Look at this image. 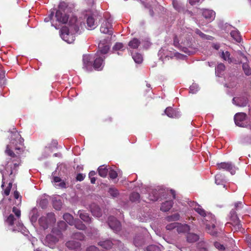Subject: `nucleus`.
<instances>
[{
  "instance_id": "f257e3e1",
  "label": "nucleus",
  "mask_w": 251,
  "mask_h": 251,
  "mask_svg": "<svg viewBox=\"0 0 251 251\" xmlns=\"http://www.w3.org/2000/svg\"><path fill=\"white\" fill-rule=\"evenodd\" d=\"M69 28L64 26L61 29L60 35L64 41L71 44L75 39L74 34L79 31L80 27H82L83 25L81 20H78L75 16H73L69 21Z\"/></svg>"
},
{
  "instance_id": "f03ea898",
  "label": "nucleus",
  "mask_w": 251,
  "mask_h": 251,
  "mask_svg": "<svg viewBox=\"0 0 251 251\" xmlns=\"http://www.w3.org/2000/svg\"><path fill=\"white\" fill-rule=\"evenodd\" d=\"M110 39V38L108 36L106 40L100 41L99 44V51L95 54V59L93 64L94 68L96 70H101L103 67L104 57L101 56L100 55L106 54L108 51L110 46L108 41H109Z\"/></svg>"
},
{
  "instance_id": "7ed1b4c3",
  "label": "nucleus",
  "mask_w": 251,
  "mask_h": 251,
  "mask_svg": "<svg viewBox=\"0 0 251 251\" xmlns=\"http://www.w3.org/2000/svg\"><path fill=\"white\" fill-rule=\"evenodd\" d=\"M11 141L9 144L7 145L5 153L11 157H16L17 159L19 158L11 150L14 148L15 150H20L21 146H23L24 139L21 137V135L17 132L15 128H13V131H11Z\"/></svg>"
},
{
  "instance_id": "20e7f679",
  "label": "nucleus",
  "mask_w": 251,
  "mask_h": 251,
  "mask_svg": "<svg viewBox=\"0 0 251 251\" xmlns=\"http://www.w3.org/2000/svg\"><path fill=\"white\" fill-rule=\"evenodd\" d=\"M85 238L83 233L80 232H74L71 236V239L65 243L66 247L70 250L80 251L81 249L80 241L84 240Z\"/></svg>"
},
{
  "instance_id": "39448f33",
  "label": "nucleus",
  "mask_w": 251,
  "mask_h": 251,
  "mask_svg": "<svg viewBox=\"0 0 251 251\" xmlns=\"http://www.w3.org/2000/svg\"><path fill=\"white\" fill-rule=\"evenodd\" d=\"M244 207V202L238 201L234 203V208L230 212V216L233 222V226L235 230H240L242 228V225L237 217V212H240Z\"/></svg>"
},
{
  "instance_id": "423d86ee",
  "label": "nucleus",
  "mask_w": 251,
  "mask_h": 251,
  "mask_svg": "<svg viewBox=\"0 0 251 251\" xmlns=\"http://www.w3.org/2000/svg\"><path fill=\"white\" fill-rule=\"evenodd\" d=\"M71 12L67 3L64 1L61 2L58 6V9L56 12V20L60 23H66L68 21V13Z\"/></svg>"
},
{
  "instance_id": "0eeeda50",
  "label": "nucleus",
  "mask_w": 251,
  "mask_h": 251,
  "mask_svg": "<svg viewBox=\"0 0 251 251\" xmlns=\"http://www.w3.org/2000/svg\"><path fill=\"white\" fill-rule=\"evenodd\" d=\"M55 222L54 214L52 213H48L47 216L42 217L39 220V223L41 226L44 229L48 228L50 224Z\"/></svg>"
},
{
  "instance_id": "6e6552de",
  "label": "nucleus",
  "mask_w": 251,
  "mask_h": 251,
  "mask_svg": "<svg viewBox=\"0 0 251 251\" xmlns=\"http://www.w3.org/2000/svg\"><path fill=\"white\" fill-rule=\"evenodd\" d=\"M112 22V20L111 18L105 19L100 26V32L102 33L107 34L109 36H111L113 33Z\"/></svg>"
},
{
  "instance_id": "1a4fd4ad",
  "label": "nucleus",
  "mask_w": 251,
  "mask_h": 251,
  "mask_svg": "<svg viewBox=\"0 0 251 251\" xmlns=\"http://www.w3.org/2000/svg\"><path fill=\"white\" fill-rule=\"evenodd\" d=\"M108 225L110 228L114 232H118L120 230L121 225L120 223L113 216H110L107 221Z\"/></svg>"
},
{
  "instance_id": "9d476101",
  "label": "nucleus",
  "mask_w": 251,
  "mask_h": 251,
  "mask_svg": "<svg viewBox=\"0 0 251 251\" xmlns=\"http://www.w3.org/2000/svg\"><path fill=\"white\" fill-rule=\"evenodd\" d=\"M247 115L244 113H236L234 117L235 124L236 125L241 127H245L246 125L244 121L246 119Z\"/></svg>"
},
{
  "instance_id": "9b49d317",
  "label": "nucleus",
  "mask_w": 251,
  "mask_h": 251,
  "mask_svg": "<svg viewBox=\"0 0 251 251\" xmlns=\"http://www.w3.org/2000/svg\"><path fill=\"white\" fill-rule=\"evenodd\" d=\"M219 169H224L230 172L231 175L235 173L236 167L231 162H222L217 164Z\"/></svg>"
},
{
  "instance_id": "f8f14e48",
  "label": "nucleus",
  "mask_w": 251,
  "mask_h": 251,
  "mask_svg": "<svg viewBox=\"0 0 251 251\" xmlns=\"http://www.w3.org/2000/svg\"><path fill=\"white\" fill-rule=\"evenodd\" d=\"M188 204L192 208L195 210L199 214L203 217L206 215L207 213L206 211L201 207V205L198 204L195 201H189Z\"/></svg>"
},
{
  "instance_id": "ddd939ff",
  "label": "nucleus",
  "mask_w": 251,
  "mask_h": 251,
  "mask_svg": "<svg viewBox=\"0 0 251 251\" xmlns=\"http://www.w3.org/2000/svg\"><path fill=\"white\" fill-rule=\"evenodd\" d=\"M232 102L236 106L239 107H245L247 105L248 100L245 97L234 98L232 99Z\"/></svg>"
},
{
  "instance_id": "4468645a",
  "label": "nucleus",
  "mask_w": 251,
  "mask_h": 251,
  "mask_svg": "<svg viewBox=\"0 0 251 251\" xmlns=\"http://www.w3.org/2000/svg\"><path fill=\"white\" fill-rule=\"evenodd\" d=\"M58 227L59 229L53 228L52 229V233L56 235L58 237H61L62 236L61 231L66 230L67 224L64 221H60L58 223Z\"/></svg>"
},
{
  "instance_id": "2eb2a0df",
  "label": "nucleus",
  "mask_w": 251,
  "mask_h": 251,
  "mask_svg": "<svg viewBox=\"0 0 251 251\" xmlns=\"http://www.w3.org/2000/svg\"><path fill=\"white\" fill-rule=\"evenodd\" d=\"M202 15L207 20V22H210L214 19L215 13L212 10L204 9L202 12Z\"/></svg>"
},
{
  "instance_id": "dca6fc26",
  "label": "nucleus",
  "mask_w": 251,
  "mask_h": 251,
  "mask_svg": "<svg viewBox=\"0 0 251 251\" xmlns=\"http://www.w3.org/2000/svg\"><path fill=\"white\" fill-rule=\"evenodd\" d=\"M165 113L170 118H178L180 116L179 112L171 107L166 108L164 111Z\"/></svg>"
},
{
  "instance_id": "f3484780",
  "label": "nucleus",
  "mask_w": 251,
  "mask_h": 251,
  "mask_svg": "<svg viewBox=\"0 0 251 251\" xmlns=\"http://www.w3.org/2000/svg\"><path fill=\"white\" fill-rule=\"evenodd\" d=\"M202 221L204 224H212V227L214 228V223H216V220L214 216L209 213H207L205 216H203Z\"/></svg>"
},
{
  "instance_id": "a211bd4d",
  "label": "nucleus",
  "mask_w": 251,
  "mask_h": 251,
  "mask_svg": "<svg viewBox=\"0 0 251 251\" xmlns=\"http://www.w3.org/2000/svg\"><path fill=\"white\" fill-rule=\"evenodd\" d=\"M145 239L142 234L136 235L133 239V244L137 247L142 246L145 244Z\"/></svg>"
},
{
  "instance_id": "6ab92c4d",
  "label": "nucleus",
  "mask_w": 251,
  "mask_h": 251,
  "mask_svg": "<svg viewBox=\"0 0 251 251\" xmlns=\"http://www.w3.org/2000/svg\"><path fill=\"white\" fill-rule=\"evenodd\" d=\"M91 56L90 55H84L83 56V67L87 70H90L92 67Z\"/></svg>"
},
{
  "instance_id": "aec40b11",
  "label": "nucleus",
  "mask_w": 251,
  "mask_h": 251,
  "mask_svg": "<svg viewBox=\"0 0 251 251\" xmlns=\"http://www.w3.org/2000/svg\"><path fill=\"white\" fill-rule=\"evenodd\" d=\"M54 172H53L52 174V182L54 183V186L55 187H59L60 188H65L66 183L64 182V181H62L60 177L54 176Z\"/></svg>"
},
{
  "instance_id": "412c9836",
  "label": "nucleus",
  "mask_w": 251,
  "mask_h": 251,
  "mask_svg": "<svg viewBox=\"0 0 251 251\" xmlns=\"http://www.w3.org/2000/svg\"><path fill=\"white\" fill-rule=\"evenodd\" d=\"M9 162L8 161L7 162V163L6 164V166L5 167H4L2 166V168H0V172L1 173V174L2 175V184L1 185V187H4V182H3L4 176V175L6 174V173L4 172V170H3L4 168H5V171L7 173L10 172V175H11L13 174V170L12 169V167L11 166V164H9Z\"/></svg>"
},
{
  "instance_id": "4be33fe9",
  "label": "nucleus",
  "mask_w": 251,
  "mask_h": 251,
  "mask_svg": "<svg viewBox=\"0 0 251 251\" xmlns=\"http://www.w3.org/2000/svg\"><path fill=\"white\" fill-rule=\"evenodd\" d=\"M86 23L88 29H93L97 26V24L93 16H89L87 18Z\"/></svg>"
},
{
  "instance_id": "5701e85b",
  "label": "nucleus",
  "mask_w": 251,
  "mask_h": 251,
  "mask_svg": "<svg viewBox=\"0 0 251 251\" xmlns=\"http://www.w3.org/2000/svg\"><path fill=\"white\" fill-rule=\"evenodd\" d=\"M237 77L235 75H229L227 78V83L225 86L228 88H232L236 85Z\"/></svg>"
},
{
  "instance_id": "b1692460",
  "label": "nucleus",
  "mask_w": 251,
  "mask_h": 251,
  "mask_svg": "<svg viewBox=\"0 0 251 251\" xmlns=\"http://www.w3.org/2000/svg\"><path fill=\"white\" fill-rule=\"evenodd\" d=\"M90 208L93 216L97 217H100L101 216V210L97 205L93 204L91 205Z\"/></svg>"
},
{
  "instance_id": "393cba45",
  "label": "nucleus",
  "mask_w": 251,
  "mask_h": 251,
  "mask_svg": "<svg viewBox=\"0 0 251 251\" xmlns=\"http://www.w3.org/2000/svg\"><path fill=\"white\" fill-rule=\"evenodd\" d=\"M77 214L79 215L80 218L84 222L88 223L91 222V218L89 217L88 213H86L83 211L79 210L77 212Z\"/></svg>"
},
{
  "instance_id": "a878e982",
  "label": "nucleus",
  "mask_w": 251,
  "mask_h": 251,
  "mask_svg": "<svg viewBox=\"0 0 251 251\" xmlns=\"http://www.w3.org/2000/svg\"><path fill=\"white\" fill-rule=\"evenodd\" d=\"M173 201H167L162 204L160 210L164 212L168 211L173 206Z\"/></svg>"
},
{
  "instance_id": "bb28decb",
  "label": "nucleus",
  "mask_w": 251,
  "mask_h": 251,
  "mask_svg": "<svg viewBox=\"0 0 251 251\" xmlns=\"http://www.w3.org/2000/svg\"><path fill=\"white\" fill-rule=\"evenodd\" d=\"M190 230L189 226L188 225L184 224L182 225L178 223L176 227V231L178 233H185L188 231Z\"/></svg>"
},
{
  "instance_id": "cd10ccee",
  "label": "nucleus",
  "mask_w": 251,
  "mask_h": 251,
  "mask_svg": "<svg viewBox=\"0 0 251 251\" xmlns=\"http://www.w3.org/2000/svg\"><path fill=\"white\" fill-rule=\"evenodd\" d=\"M98 245L103 248L108 249L112 247L113 244L111 240H105L100 241Z\"/></svg>"
},
{
  "instance_id": "c85d7f7f",
  "label": "nucleus",
  "mask_w": 251,
  "mask_h": 251,
  "mask_svg": "<svg viewBox=\"0 0 251 251\" xmlns=\"http://www.w3.org/2000/svg\"><path fill=\"white\" fill-rule=\"evenodd\" d=\"M225 70V66L223 63H219L215 68L216 75L218 76H221Z\"/></svg>"
},
{
  "instance_id": "c756f323",
  "label": "nucleus",
  "mask_w": 251,
  "mask_h": 251,
  "mask_svg": "<svg viewBox=\"0 0 251 251\" xmlns=\"http://www.w3.org/2000/svg\"><path fill=\"white\" fill-rule=\"evenodd\" d=\"M248 61H244L243 60H242V63L243 64L242 68L245 73V74L247 75H251V69L250 68V65L247 63Z\"/></svg>"
},
{
  "instance_id": "7c9ffc66",
  "label": "nucleus",
  "mask_w": 251,
  "mask_h": 251,
  "mask_svg": "<svg viewBox=\"0 0 251 251\" xmlns=\"http://www.w3.org/2000/svg\"><path fill=\"white\" fill-rule=\"evenodd\" d=\"M108 171V169L106 168V166L104 165L100 166L98 168V173L99 175L103 177L106 176Z\"/></svg>"
},
{
  "instance_id": "2f4dec72",
  "label": "nucleus",
  "mask_w": 251,
  "mask_h": 251,
  "mask_svg": "<svg viewBox=\"0 0 251 251\" xmlns=\"http://www.w3.org/2000/svg\"><path fill=\"white\" fill-rule=\"evenodd\" d=\"M221 57L224 60L227 61L229 63H231L233 62L232 59L230 57V53L227 51L226 52L223 51L221 53Z\"/></svg>"
},
{
  "instance_id": "473e14b6",
  "label": "nucleus",
  "mask_w": 251,
  "mask_h": 251,
  "mask_svg": "<svg viewBox=\"0 0 251 251\" xmlns=\"http://www.w3.org/2000/svg\"><path fill=\"white\" fill-rule=\"evenodd\" d=\"M140 44V41L137 38H133L128 43V46L131 49H137Z\"/></svg>"
},
{
  "instance_id": "72a5a7b5",
  "label": "nucleus",
  "mask_w": 251,
  "mask_h": 251,
  "mask_svg": "<svg viewBox=\"0 0 251 251\" xmlns=\"http://www.w3.org/2000/svg\"><path fill=\"white\" fill-rule=\"evenodd\" d=\"M63 219L66 221L69 225H74V221L75 220L72 215L69 213H65L63 215Z\"/></svg>"
},
{
  "instance_id": "f704fd0d",
  "label": "nucleus",
  "mask_w": 251,
  "mask_h": 251,
  "mask_svg": "<svg viewBox=\"0 0 251 251\" xmlns=\"http://www.w3.org/2000/svg\"><path fill=\"white\" fill-rule=\"evenodd\" d=\"M207 232L212 235L215 236L217 234V231L215 229V225L214 228L212 227V224H205Z\"/></svg>"
},
{
  "instance_id": "c9c22d12",
  "label": "nucleus",
  "mask_w": 251,
  "mask_h": 251,
  "mask_svg": "<svg viewBox=\"0 0 251 251\" xmlns=\"http://www.w3.org/2000/svg\"><path fill=\"white\" fill-rule=\"evenodd\" d=\"M231 37L237 42H240L241 41V37L238 31L232 30L230 32Z\"/></svg>"
},
{
  "instance_id": "e433bc0d",
  "label": "nucleus",
  "mask_w": 251,
  "mask_h": 251,
  "mask_svg": "<svg viewBox=\"0 0 251 251\" xmlns=\"http://www.w3.org/2000/svg\"><path fill=\"white\" fill-rule=\"evenodd\" d=\"M74 225H75L76 228L79 230H85L86 226L82 222L78 220H75L74 221Z\"/></svg>"
},
{
  "instance_id": "4c0bfd02",
  "label": "nucleus",
  "mask_w": 251,
  "mask_h": 251,
  "mask_svg": "<svg viewBox=\"0 0 251 251\" xmlns=\"http://www.w3.org/2000/svg\"><path fill=\"white\" fill-rule=\"evenodd\" d=\"M199 236L195 233H189L187 236V239L189 242H195L198 240Z\"/></svg>"
},
{
  "instance_id": "58836bf2",
  "label": "nucleus",
  "mask_w": 251,
  "mask_h": 251,
  "mask_svg": "<svg viewBox=\"0 0 251 251\" xmlns=\"http://www.w3.org/2000/svg\"><path fill=\"white\" fill-rule=\"evenodd\" d=\"M132 58L136 63L140 64L143 61V57L142 55L138 53H135L132 54Z\"/></svg>"
},
{
  "instance_id": "ea45409f",
  "label": "nucleus",
  "mask_w": 251,
  "mask_h": 251,
  "mask_svg": "<svg viewBox=\"0 0 251 251\" xmlns=\"http://www.w3.org/2000/svg\"><path fill=\"white\" fill-rule=\"evenodd\" d=\"M37 210L36 208H33L30 213V220L32 222H35L37 219Z\"/></svg>"
},
{
  "instance_id": "a19ab883",
  "label": "nucleus",
  "mask_w": 251,
  "mask_h": 251,
  "mask_svg": "<svg viewBox=\"0 0 251 251\" xmlns=\"http://www.w3.org/2000/svg\"><path fill=\"white\" fill-rule=\"evenodd\" d=\"M236 55L240 60V63H242V60H243L244 61H248V59L247 56L241 51L238 50L236 52Z\"/></svg>"
},
{
  "instance_id": "79ce46f5",
  "label": "nucleus",
  "mask_w": 251,
  "mask_h": 251,
  "mask_svg": "<svg viewBox=\"0 0 251 251\" xmlns=\"http://www.w3.org/2000/svg\"><path fill=\"white\" fill-rule=\"evenodd\" d=\"M140 195L139 193L136 192L132 193L130 196V200L133 202H137L139 201Z\"/></svg>"
},
{
  "instance_id": "37998d69",
  "label": "nucleus",
  "mask_w": 251,
  "mask_h": 251,
  "mask_svg": "<svg viewBox=\"0 0 251 251\" xmlns=\"http://www.w3.org/2000/svg\"><path fill=\"white\" fill-rule=\"evenodd\" d=\"M108 193L113 198H116L119 195L118 190L115 188H110L108 190Z\"/></svg>"
},
{
  "instance_id": "c03bdc74",
  "label": "nucleus",
  "mask_w": 251,
  "mask_h": 251,
  "mask_svg": "<svg viewBox=\"0 0 251 251\" xmlns=\"http://www.w3.org/2000/svg\"><path fill=\"white\" fill-rule=\"evenodd\" d=\"M160 248L158 246L155 245H151L148 246L145 251H160Z\"/></svg>"
},
{
  "instance_id": "a18cd8bd",
  "label": "nucleus",
  "mask_w": 251,
  "mask_h": 251,
  "mask_svg": "<svg viewBox=\"0 0 251 251\" xmlns=\"http://www.w3.org/2000/svg\"><path fill=\"white\" fill-rule=\"evenodd\" d=\"M113 50H120L123 51L125 50V48L124 45L121 43H116L115 45L113 47Z\"/></svg>"
},
{
  "instance_id": "49530a36",
  "label": "nucleus",
  "mask_w": 251,
  "mask_h": 251,
  "mask_svg": "<svg viewBox=\"0 0 251 251\" xmlns=\"http://www.w3.org/2000/svg\"><path fill=\"white\" fill-rule=\"evenodd\" d=\"M16 218H14L12 214H10L7 218L6 223L9 226H13L14 224V221H16Z\"/></svg>"
},
{
  "instance_id": "de8ad7c7",
  "label": "nucleus",
  "mask_w": 251,
  "mask_h": 251,
  "mask_svg": "<svg viewBox=\"0 0 251 251\" xmlns=\"http://www.w3.org/2000/svg\"><path fill=\"white\" fill-rule=\"evenodd\" d=\"M180 216L178 213H175L174 215L167 217L168 221H177L179 219Z\"/></svg>"
},
{
  "instance_id": "09e8293b",
  "label": "nucleus",
  "mask_w": 251,
  "mask_h": 251,
  "mask_svg": "<svg viewBox=\"0 0 251 251\" xmlns=\"http://www.w3.org/2000/svg\"><path fill=\"white\" fill-rule=\"evenodd\" d=\"M109 175L111 179H115L117 177L118 174L115 171L110 168L109 171Z\"/></svg>"
},
{
  "instance_id": "8fccbe9b",
  "label": "nucleus",
  "mask_w": 251,
  "mask_h": 251,
  "mask_svg": "<svg viewBox=\"0 0 251 251\" xmlns=\"http://www.w3.org/2000/svg\"><path fill=\"white\" fill-rule=\"evenodd\" d=\"M199 90V86L196 84H193L190 87V92L193 94L196 93Z\"/></svg>"
},
{
  "instance_id": "3c124183",
  "label": "nucleus",
  "mask_w": 251,
  "mask_h": 251,
  "mask_svg": "<svg viewBox=\"0 0 251 251\" xmlns=\"http://www.w3.org/2000/svg\"><path fill=\"white\" fill-rule=\"evenodd\" d=\"M222 182V176L220 174H217L215 176V183L218 184H221Z\"/></svg>"
},
{
  "instance_id": "603ef678",
  "label": "nucleus",
  "mask_w": 251,
  "mask_h": 251,
  "mask_svg": "<svg viewBox=\"0 0 251 251\" xmlns=\"http://www.w3.org/2000/svg\"><path fill=\"white\" fill-rule=\"evenodd\" d=\"M177 224H178V223H171L170 224H169V225H167V226L166 227V229L167 230H172L175 228H176Z\"/></svg>"
},
{
  "instance_id": "864d4df0",
  "label": "nucleus",
  "mask_w": 251,
  "mask_h": 251,
  "mask_svg": "<svg viewBox=\"0 0 251 251\" xmlns=\"http://www.w3.org/2000/svg\"><path fill=\"white\" fill-rule=\"evenodd\" d=\"M48 203V201L47 199H44L40 201L39 205L42 208L46 207Z\"/></svg>"
},
{
  "instance_id": "5fc2aeb1",
  "label": "nucleus",
  "mask_w": 251,
  "mask_h": 251,
  "mask_svg": "<svg viewBox=\"0 0 251 251\" xmlns=\"http://www.w3.org/2000/svg\"><path fill=\"white\" fill-rule=\"evenodd\" d=\"M214 246L216 248L221 251H224L225 249L223 245L218 242H215Z\"/></svg>"
},
{
  "instance_id": "6e6d98bb",
  "label": "nucleus",
  "mask_w": 251,
  "mask_h": 251,
  "mask_svg": "<svg viewBox=\"0 0 251 251\" xmlns=\"http://www.w3.org/2000/svg\"><path fill=\"white\" fill-rule=\"evenodd\" d=\"M13 212L15 214L18 219L21 216V211L16 208V207H13L12 209Z\"/></svg>"
},
{
  "instance_id": "4d7b16f0",
  "label": "nucleus",
  "mask_w": 251,
  "mask_h": 251,
  "mask_svg": "<svg viewBox=\"0 0 251 251\" xmlns=\"http://www.w3.org/2000/svg\"><path fill=\"white\" fill-rule=\"evenodd\" d=\"M14 197L15 199L18 200L19 199V203L17 204L18 205L21 203V197L20 196L19 193L18 191H15L14 192Z\"/></svg>"
},
{
  "instance_id": "13d9d810",
  "label": "nucleus",
  "mask_w": 251,
  "mask_h": 251,
  "mask_svg": "<svg viewBox=\"0 0 251 251\" xmlns=\"http://www.w3.org/2000/svg\"><path fill=\"white\" fill-rule=\"evenodd\" d=\"M12 182H10L8 184V187L4 190V194L6 196L9 195L11 188L12 187Z\"/></svg>"
},
{
  "instance_id": "bf43d9fd",
  "label": "nucleus",
  "mask_w": 251,
  "mask_h": 251,
  "mask_svg": "<svg viewBox=\"0 0 251 251\" xmlns=\"http://www.w3.org/2000/svg\"><path fill=\"white\" fill-rule=\"evenodd\" d=\"M86 251H99V250L94 246H91L86 249Z\"/></svg>"
},
{
  "instance_id": "052dcab7",
  "label": "nucleus",
  "mask_w": 251,
  "mask_h": 251,
  "mask_svg": "<svg viewBox=\"0 0 251 251\" xmlns=\"http://www.w3.org/2000/svg\"><path fill=\"white\" fill-rule=\"evenodd\" d=\"M195 32L202 38H205V37H206L205 34L203 33L198 29H196Z\"/></svg>"
},
{
  "instance_id": "680f3d73",
  "label": "nucleus",
  "mask_w": 251,
  "mask_h": 251,
  "mask_svg": "<svg viewBox=\"0 0 251 251\" xmlns=\"http://www.w3.org/2000/svg\"><path fill=\"white\" fill-rule=\"evenodd\" d=\"M85 176L82 174H78L76 176V179L78 181H82L84 179Z\"/></svg>"
},
{
  "instance_id": "e2e57ef3",
  "label": "nucleus",
  "mask_w": 251,
  "mask_h": 251,
  "mask_svg": "<svg viewBox=\"0 0 251 251\" xmlns=\"http://www.w3.org/2000/svg\"><path fill=\"white\" fill-rule=\"evenodd\" d=\"M18 228H14L13 229V231H15V230H21L23 228V225L19 222H18Z\"/></svg>"
},
{
  "instance_id": "0e129e2a",
  "label": "nucleus",
  "mask_w": 251,
  "mask_h": 251,
  "mask_svg": "<svg viewBox=\"0 0 251 251\" xmlns=\"http://www.w3.org/2000/svg\"><path fill=\"white\" fill-rule=\"evenodd\" d=\"M174 44L176 47H178L179 46V41L176 37L174 38Z\"/></svg>"
},
{
  "instance_id": "69168bd1",
  "label": "nucleus",
  "mask_w": 251,
  "mask_h": 251,
  "mask_svg": "<svg viewBox=\"0 0 251 251\" xmlns=\"http://www.w3.org/2000/svg\"><path fill=\"white\" fill-rule=\"evenodd\" d=\"M200 0H189V3L192 5H195L197 2H198Z\"/></svg>"
},
{
  "instance_id": "338daca9",
  "label": "nucleus",
  "mask_w": 251,
  "mask_h": 251,
  "mask_svg": "<svg viewBox=\"0 0 251 251\" xmlns=\"http://www.w3.org/2000/svg\"><path fill=\"white\" fill-rule=\"evenodd\" d=\"M96 175V172L94 171H91L89 174V177L90 178L91 177H94V176Z\"/></svg>"
},
{
  "instance_id": "774afa93",
  "label": "nucleus",
  "mask_w": 251,
  "mask_h": 251,
  "mask_svg": "<svg viewBox=\"0 0 251 251\" xmlns=\"http://www.w3.org/2000/svg\"><path fill=\"white\" fill-rule=\"evenodd\" d=\"M247 242L249 247L251 248V237H249L247 239Z\"/></svg>"
}]
</instances>
